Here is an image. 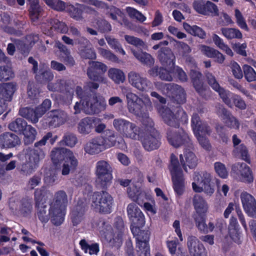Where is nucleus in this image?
I'll return each instance as SVG.
<instances>
[{
	"instance_id": "nucleus-1",
	"label": "nucleus",
	"mask_w": 256,
	"mask_h": 256,
	"mask_svg": "<svg viewBox=\"0 0 256 256\" xmlns=\"http://www.w3.org/2000/svg\"><path fill=\"white\" fill-rule=\"evenodd\" d=\"M76 92L80 100V102H76L74 106L75 114L80 113L82 110L87 114H97L106 108V102L103 96H84L83 90L80 86L76 87Z\"/></svg>"
},
{
	"instance_id": "nucleus-2",
	"label": "nucleus",
	"mask_w": 256,
	"mask_h": 256,
	"mask_svg": "<svg viewBox=\"0 0 256 256\" xmlns=\"http://www.w3.org/2000/svg\"><path fill=\"white\" fill-rule=\"evenodd\" d=\"M212 176L206 172H195L192 177V188L196 192H204L208 196H212L214 190L211 185Z\"/></svg>"
},
{
	"instance_id": "nucleus-3",
	"label": "nucleus",
	"mask_w": 256,
	"mask_h": 256,
	"mask_svg": "<svg viewBox=\"0 0 256 256\" xmlns=\"http://www.w3.org/2000/svg\"><path fill=\"white\" fill-rule=\"evenodd\" d=\"M169 169L172 176L174 192L177 194L182 195L184 191V178L178 159L174 154H171Z\"/></svg>"
},
{
	"instance_id": "nucleus-4",
	"label": "nucleus",
	"mask_w": 256,
	"mask_h": 256,
	"mask_svg": "<svg viewBox=\"0 0 256 256\" xmlns=\"http://www.w3.org/2000/svg\"><path fill=\"white\" fill-rule=\"evenodd\" d=\"M174 56L170 50H165L161 51L158 55V58L164 66L167 68H160L159 71V76L160 79L166 81H172L174 74L173 66Z\"/></svg>"
},
{
	"instance_id": "nucleus-5",
	"label": "nucleus",
	"mask_w": 256,
	"mask_h": 256,
	"mask_svg": "<svg viewBox=\"0 0 256 256\" xmlns=\"http://www.w3.org/2000/svg\"><path fill=\"white\" fill-rule=\"evenodd\" d=\"M44 156V153L40 149L30 150L26 154V162L22 165L20 170L26 175L30 174L35 171Z\"/></svg>"
},
{
	"instance_id": "nucleus-6",
	"label": "nucleus",
	"mask_w": 256,
	"mask_h": 256,
	"mask_svg": "<svg viewBox=\"0 0 256 256\" xmlns=\"http://www.w3.org/2000/svg\"><path fill=\"white\" fill-rule=\"evenodd\" d=\"M92 206L100 212L110 213L113 206V199L106 192L94 193L92 197Z\"/></svg>"
},
{
	"instance_id": "nucleus-7",
	"label": "nucleus",
	"mask_w": 256,
	"mask_h": 256,
	"mask_svg": "<svg viewBox=\"0 0 256 256\" xmlns=\"http://www.w3.org/2000/svg\"><path fill=\"white\" fill-rule=\"evenodd\" d=\"M192 126L194 134L196 136L200 144L205 149L208 150L210 148L209 142L203 136L206 134H209L210 129L207 124L202 122L197 114L193 115L192 118Z\"/></svg>"
},
{
	"instance_id": "nucleus-8",
	"label": "nucleus",
	"mask_w": 256,
	"mask_h": 256,
	"mask_svg": "<svg viewBox=\"0 0 256 256\" xmlns=\"http://www.w3.org/2000/svg\"><path fill=\"white\" fill-rule=\"evenodd\" d=\"M96 182L102 186L104 187L110 184L112 180V168L105 160H100L96 164Z\"/></svg>"
},
{
	"instance_id": "nucleus-9",
	"label": "nucleus",
	"mask_w": 256,
	"mask_h": 256,
	"mask_svg": "<svg viewBox=\"0 0 256 256\" xmlns=\"http://www.w3.org/2000/svg\"><path fill=\"white\" fill-rule=\"evenodd\" d=\"M158 108L159 113L161 114L165 122L168 125L176 127L178 126V121L181 120L184 122L188 121L186 114L180 108H177L176 113L175 114L168 108Z\"/></svg>"
},
{
	"instance_id": "nucleus-10",
	"label": "nucleus",
	"mask_w": 256,
	"mask_h": 256,
	"mask_svg": "<svg viewBox=\"0 0 256 256\" xmlns=\"http://www.w3.org/2000/svg\"><path fill=\"white\" fill-rule=\"evenodd\" d=\"M130 84L141 92H147L152 87V84L146 78L135 72H130L128 75Z\"/></svg>"
},
{
	"instance_id": "nucleus-11",
	"label": "nucleus",
	"mask_w": 256,
	"mask_h": 256,
	"mask_svg": "<svg viewBox=\"0 0 256 256\" xmlns=\"http://www.w3.org/2000/svg\"><path fill=\"white\" fill-rule=\"evenodd\" d=\"M47 194L48 192L43 188L36 189L34 192L36 205L38 208V218L42 222L45 223L48 222L50 218L49 216L46 214V206H42L48 198Z\"/></svg>"
},
{
	"instance_id": "nucleus-12",
	"label": "nucleus",
	"mask_w": 256,
	"mask_h": 256,
	"mask_svg": "<svg viewBox=\"0 0 256 256\" xmlns=\"http://www.w3.org/2000/svg\"><path fill=\"white\" fill-rule=\"evenodd\" d=\"M232 174H234L240 181L251 183L254 177L250 168L245 163L237 162L232 166Z\"/></svg>"
},
{
	"instance_id": "nucleus-13",
	"label": "nucleus",
	"mask_w": 256,
	"mask_h": 256,
	"mask_svg": "<svg viewBox=\"0 0 256 256\" xmlns=\"http://www.w3.org/2000/svg\"><path fill=\"white\" fill-rule=\"evenodd\" d=\"M156 88L160 90L163 93L166 94L168 90H172L175 96V100L178 104L184 102L186 100L184 90L180 86L174 84H166L162 82H156Z\"/></svg>"
},
{
	"instance_id": "nucleus-14",
	"label": "nucleus",
	"mask_w": 256,
	"mask_h": 256,
	"mask_svg": "<svg viewBox=\"0 0 256 256\" xmlns=\"http://www.w3.org/2000/svg\"><path fill=\"white\" fill-rule=\"evenodd\" d=\"M139 226H132L131 227V230L133 234L136 237L137 246L142 252H144L146 256H150V248L148 245L150 234L148 231H140Z\"/></svg>"
},
{
	"instance_id": "nucleus-15",
	"label": "nucleus",
	"mask_w": 256,
	"mask_h": 256,
	"mask_svg": "<svg viewBox=\"0 0 256 256\" xmlns=\"http://www.w3.org/2000/svg\"><path fill=\"white\" fill-rule=\"evenodd\" d=\"M106 66L98 62H92L90 63V67L88 70V78L92 80L99 82L106 83L107 80L99 73L104 72L106 70Z\"/></svg>"
},
{
	"instance_id": "nucleus-16",
	"label": "nucleus",
	"mask_w": 256,
	"mask_h": 256,
	"mask_svg": "<svg viewBox=\"0 0 256 256\" xmlns=\"http://www.w3.org/2000/svg\"><path fill=\"white\" fill-rule=\"evenodd\" d=\"M126 96L127 108L129 112L138 116H140L144 112L141 104L142 100L136 94L131 92H128Z\"/></svg>"
},
{
	"instance_id": "nucleus-17",
	"label": "nucleus",
	"mask_w": 256,
	"mask_h": 256,
	"mask_svg": "<svg viewBox=\"0 0 256 256\" xmlns=\"http://www.w3.org/2000/svg\"><path fill=\"white\" fill-rule=\"evenodd\" d=\"M169 143L174 147H178L189 141L188 134L182 130L172 128L167 133Z\"/></svg>"
},
{
	"instance_id": "nucleus-18",
	"label": "nucleus",
	"mask_w": 256,
	"mask_h": 256,
	"mask_svg": "<svg viewBox=\"0 0 256 256\" xmlns=\"http://www.w3.org/2000/svg\"><path fill=\"white\" fill-rule=\"evenodd\" d=\"M116 223V226L118 230V234L115 238H112V232L110 226H106V232L104 230H100V234L107 240L112 243L116 242L115 246H118L122 243V232L124 228V224L122 219L120 218H117Z\"/></svg>"
},
{
	"instance_id": "nucleus-19",
	"label": "nucleus",
	"mask_w": 256,
	"mask_h": 256,
	"mask_svg": "<svg viewBox=\"0 0 256 256\" xmlns=\"http://www.w3.org/2000/svg\"><path fill=\"white\" fill-rule=\"evenodd\" d=\"M128 218L132 222L134 226H143L145 224L144 216L134 203H130L128 204L126 208Z\"/></svg>"
},
{
	"instance_id": "nucleus-20",
	"label": "nucleus",
	"mask_w": 256,
	"mask_h": 256,
	"mask_svg": "<svg viewBox=\"0 0 256 256\" xmlns=\"http://www.w3.org/2000/svg\"><path fill=\"white\" fill-rule=\"evenodd\" d=\"M220 97L222 101L229 107H232L234 105L237 108L244 110L246 108L244 101L238 96L236 95L230 91H222L220 92Z\"/></svg>"
},
{
	"instance_id": "nucleus-21",
	"label": "nucleus",
	"mask_w": 256,
	"mask_h": 256,
	"mask_svg": "<svg viewBox=\"0 0 256 256\" xmlns=\"http://www.w3.org/2000/svg\"><path fill=\"white\" fill-rule=\"evenodd\" d=\"M240 200L245 212L250 216L256 218V200L255 198L244 192L240 194Z\"/></svg>"
},
{
	"instance_id": "nucleus-22",
	"label": "nucleus",
	"mask_w": 256,
	"mask_h": 256,
	"mask_svg": "<svg viewBox=\"0 0 256 256\" xmlns=\"http://www.w3.org/2000/svg\"><path fill=\"white\" fill-rule=\"evenodd\" d=\"M106 148L105 140L102 137H98L88 142L84 147V151L90 154H96Z\"/></svg>"
},
{
	"instance_id": "nucleus-23",
	"label": "nucleus",
	"mask_w": 256,
	"mask_h": 256,
	"mask_svg": "<svg viewBox=\"0 0 256 256\" xmlns=\"http://www.w3.org/2000/svg\"><path fill=\"white\" fill-rule=\"evenodd\" d=\"M194 9L198 13L204 15L210 14H218L217 6L210 1L199 0L194 3Z\"/></svg>"
},
{
	"instance_id": "nucleus-24",
	"label": "nucleus",
	"mask_w": 256,
	"mask_h": 256,
	"mask_svg": "<svg viewBox=\"0 0 256 256\" xmlns=\"http://www.w3.org/2000/svg\"><path fill=\"white\" fill-rule=\"evenodd\" d=\"M187 244L190 252L192 256H206L205 248L196 237L189 236Z\"/></svg>"
},
{
	"instance_id": "nucleus-25",
	"label": "nucleus",
	"mask_w": 256,
	"mask_h": 256,
	"mask_svg": "<svg viewBox=\"0 0 256 256\" xmlns=\"http://www.w3.org/2000/svg\"><path fill=\"white\" fill-rule=\"evenodd\" d=\"M66 114L63 111L56 110L48 114L46 123L50 126L56 127L62 124L66 120Z\"/></svg>"
},
{
	"instance_id": "nucleus-26",
	"label": "nucleus",
	"mask_w": 256,
	"mask_h": 256,
	"mask_svg": "<svg viewBox=\"0 0 256 256\" xmlns=\"http://www.w3.org/2000/svg\"><path fill=\"white\" fill-rule=\"evenodd\" d=\"M142 141L144 148L148 151L158 148L160 144V135L156 131H154L152 134H146Z\"/></svg>"
},
{
	"instance_id": "nucleus-27",
	"label": "nucleus",
	"mask_w": 256,
	"mask_h": 256,
	"mask_svg": "<svg viewBox=\"0 0 256 256\" xmlns=\"http://www.w3.org/2000/svg\"><path fill=\"white\" fill-rule=\"evenodd\" d=\"M66 210L60 207L50 205L48 216L52 222L56 226L60 225L64 221Z\"/></svg>"
},
{
	"instance_id": "nucleus-28",
	"label": "nucleus",
	"mask_w": 256,
	"mask_h": 256,
	"mask_svg": "<svg viewBox=\"0 0 256 256\" xmlns=\"http://www.w3.org/2000/svg\"><path fill=\"white\" fill-rule=\"evenodd\" d=\"M127 192L128 197L132 200L137 202L139 205L146 199V195L140 188L139 184L138 185L130 184Z\"/></svg>"
},
{
	"instance_id": "nucleus-29",
	"label": "nucleus",
	"mask_w": 256,
	"mask_h": 256,
	"mask_svg": "<svg viewBox=\"0 0 256 256\" xmlns=\"http://www.w3.org/2000/svg\"><path fill=\"white\" fill-rule=\"evenodd\" d=\"M68 152V156L64 160L62 166V174L63 176L68 175L73 172L78 165V161L72 152Z\"/></svg>"
},
{
	"instance_id": "nucleus-30",
	"label": "nucleus",
	"mask_w": 256,
	"mask_h": 256,
	"mask_svg": "<svg viewBox=\"0 0 256 256\" xmlns=\"http://www.w3.org/2000/svg\"><path fill=\"white\" fill-rule=\"evenodd\" d=\"M10 207L12 210L24 216L30 211L32 205L29 201L20 203L15 198H12L10 200Z\"/></svg>"
},
{
	"instance_id": "nucleus-31",
	"label": "nucleus",
	"mask_w": 256,
	"mask_h": 256,
	"mask_svg": "<svg viewBox=\"0 0 256 256\" xmlns=\"http://www.w3.org/2000/svg\"><path fill=\"white\" fill-rule=\"evenodd\" d=\"M20 144V139L14 134L7 132L0 136V144L4 148H13Z\"/></svg>"
},
{
	"instance_id": "nucleus-32",
	"label": "nucleus",
	"mask_w": 256,
	"mask_h": 256,
	"mask_svg": "<svg viewBox=\"0 0 256 256\" xmlns=\"http://www.w3.org/2000/svg\"><path fill=\"white\" fill-rule=\"evenodd\" d=\"M240 142V140L238 138L236 135L234 134L232 136V142L234 147V154L236 158H240L247 161L248 160V150L244 144L238 145Z\"/></svg>"
},
{
	"instance_id": "nucleus-33",
	"label": "nucleus",
	"mask_w": 256,
	"mask_h": 256,
	"mask_svg": "<svg viewBox=\"0 0 256 256\" xmlns=\"http://www.w3.org/2000/svg\"><path fill=\"white\" fill-rule=\"evenodd\" d=\"M16 89V84L14 83H6L0 85V98L6 102H10Z\"/></svg>"
},
{
	"instance_id": "nucleus-34",
	"label": "nucleus",
	"mask_w": 256,
	"mask_h": 256,
	"mask_svg": "<svg viewBox=\"0 0 256 256\" xmlns=\"http://www.w3.org/2000/svg\"><path fill=\"white\" fill-rule=\"evenodd\" d=\"M181 164L186 171H187L186 166L190 168H194L196 166L198 163V159L195 154L190 150H186L183 155L180 156Z\"/></svg>"
},
{
	"instance_id": "nucleus-35",
	"label": "nucleus",
	"mask_w": 256,
	"mask_h": 256,
	"mask_svg": "<svg viewBox=\"0 0 256 256\" xmlns=\"http://www.w3.org/2000/svg\"><path fill=\"white\" fill-rule=\"evenodd\" d=\"M193 205L196 216L204 215L208 210V204L206 200L199 195H195L193 198Z\"/></svg>"
},
{
	"instance_id": "nucleus-36",
	"label": "nucleus",
	"mask_w": 256,
	"mask_h": 256,
	"mask_svg": "<svg viewBox=\"0 0 256 256\" xmlns=\"http://www.w3.org/2000/svg\"><path fill=\"white\" fill-rule=\"evenodd\" d=\"M218 113L224 122L228 126L238 129L240 126L238 121L225 108H222L218 111Z\"/></svg>"
},
{
	"instance_id": "nucleus-37",
	"label": "nucleus",
	"mask_w": 256,
	"mask_h": 256,
	"mask_svg": "<svg viewBox=\"0 0 256 256\" xmlns=\"http://www.w3.org/2000/svg\"><path fill=\"white\" fill-rule=\"evenodd\" d=\"M76 6L66 4V9L71 18L76 20H80L83 19L82 10L84 8V6L78 4H76Z\"/></svg>"
},
{
	"instance_id": "nucleus-38",
	"label": "nucleus",
	"mask_w": 256,
	"mask_h": 256,
	"mask_svg": "<svg viewBox=\"0 0 256 256\" xmlns=\"http://www.w3.org/2000/svg\"><path fill=\"white\" fill-rule=\"evenodd\" d=\"M68 202L66 193L63 190H60L55 194L54 198L50 205H54L55 206L66 209Z\"/></svg>"
},
{
	"instance_id": "nucleus-39",
	"label": "nucleus",
	"mask_w": 256,
	"mask_h": 256,
	"mask_svg": "<svg viewBox=\"0 0 256 256\" xmlns=\"http://www.w3.org/2000/svg\"><path fill=\"white\" fill-rule=\"evenodd\" d=\"M68 152H72L64 148H56L51 152V158L54 164H58L60 160H64L68 156Z\"/></svg>"
},
{
	"instance_id": "nucleus-40",
	"label": "nucleus",
	"mask_w": 256,
	"mask_h": 256,
	"mask_svg": "<svg viewBox=\"0 0 256 256\" xmlns=\"http://www.w3.org/2000/svg\"><path fill=\"white\" fill-rule=\"evenodd\" d=\"M92 128V118H86L82 119L78 124V130L82 134H88Z\"/></svg>"
},
{
	"instance_id": "nucleus-41",
	"label": "nucleus",
	"mask_w": 256,
	"mask_h": 256,
	"mask_svg": "<svg viewBox=\"0 0 256 256\" xmlns=\"http://www.w3.org/2000/svg\"><path fill=\"white\" fill-rule=\"evenodd\" d=\"M140 130L133 123L130 122V125L126 128L122 135L124 137L136 140L140 138Z\"/></svg>"
},
{
	"instance_id": "nucleus-42",
	"label": "nucleus",
	"mask_w": 256,
	"mask_h": 256,
	"mask_svg": "<svg viewBox=\"0 0 256 256\" xmlns=\"http://www.w3.org/2000/svg\"><path fill=\"white\" fill-rule=\"evenodd\" d=\"M183 26L186 31L192 36H198L202 39L206 36L205 32L197 26H191L187 23H184Z\"/></svg>"
},
{
	"instance_id": "nucleus-43",
	"label": "nucleus",
	"mask_w": 256,
	"mask_h": 256,
	"mask_svg": "<svg viewBox=\"0 0 256 256\" xmlns=\"http://www.w3.org/2000/svg\"><path fill=\"white\" fill-rule=\"evenodd\" d=\"M108 76L115 83L123 82L125 80V75L124 72L118 68H110L108 71Z\"/></svg>"
},
{
	"instance_id": "nucleus-44",
	"label": "nucleus",
	"mask_w": 256,
	"mask_h": 256,
	"mask_svg": "<svg viewBox=\"0 0 256 256\" xmlns=\"http://www.w3.org/2000/svg\"><path fill=\"white\" fill-rule=\"evenodd\" d=\"M50 32L48 30H46L45 33L51 35L53 32V30L57 32L61 33H66L68 32V28L66 25L63 22H60L58 20H54L50 22Z\"/></svg>"
},
{
	"instance_id": "nucleus-45",
	"label": "nucleus",
	"mask_w": 256,
	"mask_h": 256,
	"mask_svg": "<svg viewBox=\"0 0 256 256\" xmlns=\"http://www.w3.org/2000/svg\"><path fill=\"white\" fill-rule=\"evenodd\" d=\"M22 132L24 136V141L25 144H30L34 140L36 131L32 126L28 125Z\"/></svg>"
},
{
	"instance_id": "nucleus-46",
	"label": "nucleus",
	"mask_w": 256,
	"mask_h": 256,
	"mask_svg": "<svg viewBox=\"0 0 256 256\" xmlns=\"http://www.w3.org/2000/svg\"><path fill=\"white\" fill-rule=\"evenodd\" d=\"M132 52L134 56L142 64L148 66H151L154 64V60L150 54L141 51L137 52L134 50H132Z\"/></svg>"
},
{
	"instance_id": "nucleus-47",
	"label": "nucleus",
	"mask_w": 256,
	"mask_h": 256,
	"mask_svg": "<svg viewBox=\"0 0 256 256\" xmlns=\"http://www.w3.org/2000/svg\"><path fill=\"white\" fill-rule=\"evenodd\" d=\"M221 32L222 35L228 40L240 39L242 37L240 31L236 28H222Z\"/></svg>"
},
{
	"instance_id": "nucleus-48",
	"label": "nucleus",
	"mask_w": 256,
	"mask_h": 256,
	"mask_svg": "<svg viewBox=\"0 0 256 256\" xmlns=\"http://www.w3.org/2000/svg\"><path fill=\"white\" fill-rule=\"evenodd\" d=\"M81 248L85 253L90 255L96 254L99 251L98 246L97 244H88L86 240H82L80 242Z\"/></svg>"
},
{
	"instance_id": "nucleus-49",
	"label": "nucleus",
	"mask_w": 256,
	"mask_h": 256,
	"mask_svg": "<svg viewBox=\"0 0 256 256\" xmlns=\"http://www.w3.org/2000/svg\"><path fill=\"white\" fill-rule=\"evenodd\" d=\"M14 77V72L10 66H0V80L6 81Z\"/></svg>"
},
{
	"instance_id": "nucleus-50",
	"label": "nucleus",
	"mask_w": 256,
	"mask_h": 256,
	"mask_svg": "<svg viewBox=\"0 0 256 256\" xmlns=\"http://www.w3.org/2000/svg\"><path fill=\"white\" fill-rule=\"evenodd\" d=\"M190 76L193 82L194 86L196 90L202 93V84L200 79L202 76L200 73L196 70H192L190 72Z\"/></svg>"
},
{
	"instance_id": "nucleus-51",
	"label": "nucleus",
	"mask_w": 256,
	"mask_h": 256,
	"mask_svg": "<svg viewBox=\"0 0 256 256\" xmlns=\"http://www.w3.org/2000/svg\"><path fill=\"white\" fill-rule=\"evenodd\" d=\"M27 122L20 118H16L9 124V128L16 132H22L28 126Z\"/></svg>"
},
{
	"instance_id": "nucleus-52",
	"label": "nucleus",
	"mask_w": 256,
	"mask_h": 256,
	"mask_svg": "<svg viewBox=\"0 0 256 256\" xmlns=\"http://www.w3.org/2000/svg\"><path fill=\"white\" fill-rule=\"evenodd\" d=\"M84 209L79 206L76 208L71 213V218L74 225L78 224L84 220Z\"/></svg>"
},
{
	"instance_id": "nucleus-53",
	"label": "nucleus",
	"mask_w": 256,
	"mask_h": 256,
	"mask_svg": "<svg viewBox=\"0 0 256 256\" xmlns=\"http://www.w3.org/2000/svg\"><path fill=\"white\" fill-rule=\"evenodd\" d=\"M130 122L126 120L118 118L114 120L112 124L116 130L122 134L126 128L130 125Z\"/></svg>"
},
{
	"instance_id": "nucleus-54",
	"label": "nucleus",
	"mask_w": 256,
	"mask_h": 256,
	"mask_svg": "<svg viewBox=\"0 0 256 256\" xmlns=\"http://www.w3.org/2000/svg\"><path fill=\"white\" fill-rule=\"evenodd\" d=\"M34 112L33 109L28 108H23L20 110V114L24 118H26L33 124L38 122L36 116H34Z\"/></svg>"
},
{
	"instance_id": "nucleus-55",
	"label": "nucleus",
	"mask_w": 256,
	"mask_h": 256,
	"mask_svg": "<svg viewBox=\"0 0 256 256\" xmlns=\"http://www.w3.org/2000/svg\"><path fill=\"white\" fill-rule=\"evenodd\" d=\"M234 18L238 26L242 29L246 31L248 30V28L245 18L242 12L237 8L234 10Z\"/></svg>"
},
{
	"instance_id": "nucleus-56",
	"label": "nucleus",
	"mask_w": 256,
	"mask_h": 256,
	"mask_svg": "<svg viewBox=\"0 0 256 256\" xmlns=\"http://www.w3.org/2000/svg\"><path fill=\"white\" fill-rule=\"evenodd\" d=\"M46 4L52 8L62 11L66 10V4L61 0H43Z\"/></svg>"
},
{
	"instance_id": "nucleus-57",
	"label": "nucleus",
	"mask_w": 256,
	"mask_h": 256,
	"mask_svg": "<svg viewBox=\"0 0 256 256\" xmlns=\"http://www.w3.org/2000/svg\"><path fill=\"white\" fill-rule=\"evenodd\" d=\"M214 168L216 172L220 178H226L228 176V171L224 164L220 162L214 164Z\"/></svg>"
},
{
	"instance_id": "nucleus-58",
	"label": "nucleus",
	"mask_w": 256,
	"mask_h": 256,
	"mask_svg": "<svg viewBox=\"0 0 256 256\" xmlns=\"http://www.w3.org/2000/svg\"><path fill=\"white\" fill-rule=\"evenodd\" d=\"M243 70L245 78L249 82H253L256 80V72L250 66L245 64L243 66Z\"/></svg>"
},
{
	"instance_id": "nucleus-59",
	"label": "nucleus",
	"mask_w": 256,
	"mask_h": 256,
	"mask_svg": "<svg viewBox=\"0 0 256 256\" xmlns=\"http://www.w3.org/2000/svg\"><path fill=\"white\" fill-rule=\"evenodd\" d=\"M206 76L209 84L212 88L216 92H217L220 96V92L222 91H226L222 88H220L219 84L216 82L215 77L210 72H208L206 74Z\"/></svg>"
},
{
	"instance_id": "nucleus-60",
	"label": "nucleus",
	"mask_w": 256,
	"mask_h": 256,
	"mask_svg": "<svg viewBox=\"0 0 256 256\" xmlns=\"http://www.w3.org/2000/svg\"><path fill=\"white\" fill-rule=\"evenodd\" d=\"M204 216V215L195 216L194 218L196 226L198 230L204 233H207V225L206 223V220Z\"/></svg>"
},
{
	"instance_id": "nucleus-61",
	"label": "nucleus",
	"mask_w": 256,
	"mask_h": 256,
	"mask_svg": "<svg viewBox=\"0 0 256 256\" xmlns=\"http://www.w3.org/2000/svg\"><path fill=\"white\" fill-rule=\"evenodd\" d=\"M70 34L72 36H77L78 38L75 39L76 43L80 44L82 43L88 44V41L83 36H80V31L74 26H70L69 30Z\"/></svg>"
},
{
	"instance_id": "nucleus-62",
	"label": "nucleus",
	"mask_w": 256,
	"mask_h": 256,
	"mask_svg": "<svg viewBox=\"0 0 256 256\" xmlns=\"http://www.w3.org/2000/svg\"><path fill=\"white\" fill-rule=\"evenodd\" d=\"M36 80L40 82L50 80L54 78L52 73L50 70H48L46 69L41 70L40 72L37 73L36 72Z\"/></svg>"
},
{
	"instance_id": "nucleus-63",
	"label": "nucleus",
	"mask_w": 256,
	"mask_h": 256,
	"mask_svg": "<svg viewBox=\"0 0 256 256\" xmlns=\"http://www.w3.org/2000/svg\"><path fill=\"white\" fill-rule=\"evenodd\" d=\"M106 40L110 46L114 49L116 51L121 53L123 55L126 54L125 51L122 48L120 44L115 38L110 36L106 37Z\"/></svg>"
},
{
	"instance_id": "nucleus-64",
	"label": "nucleus",
	"mask_w": 256,
	"mask_h": 256,
	"mask_svg": "<svg viewBox=\"0 0 256 256\" xmlns=\"http://www.w3.org/2000/svg\"><path fill=\"white\" fill-rule=\"evenodd\" d=\"M48 88L51 91H62L66 88V82L64 80H58L54 84H48Z\"/></svg>"
}]
</instances>
